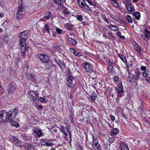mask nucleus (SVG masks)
<instances>
[{
    "mask_svg": "<svg viewBox=\"0 0 150 150\" xmlns=\"http://www.w3.org/2000/svg\"><path fill=\"white\" fill-rule=\"evenodd\" d=\"M18 113V110L14 109L8 112L6 111L0 112V122H8L14 119Z\"/></svg>",
    "mask_w": 150,
    "mask_h": 150,
    "instance_id": "1",
    "label": "nucleus"
},
{
    "mask_svg": "<svg viewBox=\"0 0 150 150\" xmlns=\"http://www.w3.org/2000/svg\"><path fill=\"white\" fill-rule=\"evenodd\" d=\"M28 36V33L26 31L22 32L20 35L21 39L19 42L21 45V50L23 57L27 49V47H26L25 40Z\"/></svg>",
    "mask_w": 150,
    "mask_h": 150,
    "instance_id": "2",
    "label": "nucleus"
},
{
    "mask_svg": "<svg viewBox=\"0 0 150 150\" xmlns=\"http://www.w3.org/2000/svg\"><path fill=\"white\" fill-rule=\"evenodd\" d=\"M26 76L29 81L35 83H38L37 77L35 74L33 73H28L26 75Z\"/></svg>",
    "mask_w": 150,
    "mask_h": 150,
    "instance_id": "3",
    "label": "nucleus"
},
{
    "mask_svg": "<svg viewBox=\"0 0 150 150\" xmlns=\"http://www.w3.org/2000/svg\"><path fill=\"white\" fill-rule=\"evenodd\" d=\"M25 12V8L22 5H20L16 13V18L19 20L22 15H24Z\"/></svg>",
    "mask_w": 150,
    "mask_h": 150,
    "instance_id": "4",
    "label": "nucleus"
},
{
    "mask_svg": "<svg viewBox=\"0 0 150 150\" xmlns=\"http://www.w3.org/2000/svg\"><path fill=\"white\" fill-rule=\"evenodd\" d=\"M39 93L37 91H31L28 94V97L33 100V101H35L37 99L38 97Z\"/></svg>",
    "mask_w": 150,
    "mask_h": 150,
    "instance_id": "5",
    "label": "nucleus"
},
{
    "mask_svg": "<svg viewBox=\"0 0 150 150\" xmlns=\"http://www.w3.org/2000/svg\"><path fill=\"white\" fill-rule=\"evenodd\" d=\"M6 90L8 93H14L16 90L15 84L13 82H11L6 87Z\"/></svg>",
    "mask_w": 150,
    "mask_h": 150,
    "instance_id": "6",
    "label": "nucleus"
},
{
    "mask_svg": "<svg viewBox=\"0 0 150 150\" xmlns=\"http://www.w3.org/2000/svg\"><path fill=\"white\" fill-rule=\"evenodd\" d=\"M82 66L86 72L91 73L93 71V67L91 64L85 62L83 64Z\"/></svg>",
    "mask_w": 150,
    "mask_h": 150,
    "instance_id": "7",
    "label": "nucleus"
},
{
    "mask_svg": "<svg viewBox=\"0 0 150 150\" xmlns=\"http://www.w3.org/2000/svg\"><path fill=\"white\" fill-rule=\"evenodd\" d=\"M78 3L80 6L84 10H86L87 11L90 10L89 7L86 4L85 0H79Z\"/></svg>",
    "mask_w": 150,
    "mask_h": 150,
    "instance_id": "8",
    "label": "nucleus"
},
{
    "mask_svg": "<svg viewBox=\"0 0 150 150\" xmlns=\"http://www.w3.org/2000/svg\"><path fill=\"white\" fill-rule=\"evenodd\" d=\"M92 147L96 150H98L100 149V146L99 145L98 140L96 138H94L93 136Z\"/></svg>",
    "mask_w": 150,
    "mask_h": 150,
    "instance_id": "9",
    "label": "nucleus"
},
{
    "mask_svg": "<svg viewBox=\"0 0 150 150\" xmlns=\"http://www.w3.org/2000/svg\"><path fill=\"white\" fill-rule=\"evenodd\" d=\"M54 60L61 69H64L65 68V64L63 61H61L57 58H54Z\"/></svg>",
    "mask_w": 150,
    "mask_h": 150,
    "instance_id": "10",
    "label": "nucleus"
},
{
    "mask_svg": "<svg viewBox=\"0 0 150 150\" xmlns=\"http://www.w3.org/2000/svg\"><path fill=\"white\" fill-rule=\"evenodd\" d=\"M74 77L71 76H68L66 78V83L68 87H71L72 86V81Z\"/></svg>",
    "mask_w": 150,
    "mask_h": 150,
    "instance_id": "11",
    "label": "nucleus"
},
{
    "mask_svg": "<svg viewBox=\"0 0 150 150\" xmlns=\"http://www.w3.org/2000/svg\"><path fill=\"white\" fill-rule=\"evenodd\" d=\"M116 91L119 95L120 96H122L124 95V92L123 89V87L122 85H119L117 86Z\"/></svg>",
    "mask_w": 150,
    "mask_h": 150,
    "instance_id": "12",
    "label": "nucleus"
},
{
    "mask_svg": "<svg viewBox=\"0 0 150 150\" xmlns=\"http://www.w3.org/2000/svg\"><path fill=\"white\" fill-rule=\"evenodd\" d=\"M39 58L41 61H42L43 62H47L49 60V58L48 56L44 54H40L39 56Z\"/></svg>",
    "mask_w": 150,
    "mask_h": 150,
    "instance_id": "13",
    "label": "nucleus"
},
{
    "mask_svg": "<svg viewBox=\"0 0 150 150\" xmlns=\"http://www.w3.org/2000/svg\"><path fill=\"white\" fill-rule=\"evenodd\" d=\"M13 142L16 146L20 147L22 146V143L18 139L14 138L13 139Z\"/></svg>",
    "mask_w": 150,
    "mask_h": 150,
    "instance_id": "14",
    "label": "nucleus"
},
{
    "mask_svg": "<svg viewBox=\"0 0 150 150\" xmlns=\"http://www.w3.org/2000/svg\"><path fill=\"white\" fill-rule=\"evenodd\" d=\"M96 95L95 93H93L91 95L89 96L88 98L92 101L95 100L96 99Z\"/></svg>",
    "mask_w": 150,
    "mask_h": 150,
    "instance_id": "15",
    "label": "nucleus"
},
{
    "mask_svg": "<svg viewBox=\"0 0 150 150\" xmlns=\"http://www.w3.org/2000/svg\"><path fill=\"white\" fill-rule=\"evenodd\" d=\"M127 8L129 12L131 13L134 11V6L132 4L129 6H127Z\"/></svg>",
    "mask_w": 150,
    "mask_h": 150,
    "instance_id": "16",
    "label": "nucleus"
},
{
    "mask_svg": "<svg viewBox=\"0 0 150 150\" xmlns=\"http://www.w3.org/2000/svg\"><path fill=\"white\" fill-rule=\"evenodd\" d=\"M144 35L146 36V38L148 39L150 37V32L146 28L144 29Z\"/></svg>",
    "mask_w": 150,
    "mask_h": 150,
    "instance_id": "17",
    "label": "nucleus"
},
{
    "mask_svg": "<svg viewBox=\"0 0 150 150\" xmlns=\"http://www.w3.org/2000/svg\"><path fill=\"white\" fill-rule=\"evenodd\" d=\"M133 15L134 16V17L137 20L139 19L140 17V13L138 12H134L133 13Z\"/></svg>",
    "mask_w": 150,
    "mask_h": 150,
    "instance_id": "18",
    "label": "nucleus"
},
{
    "mask_svg": "<svg viewBox=\"0 0 150 150\" xmlns=\"http://www.w3.org/2000/svg\"><path fill=\"white\" fill-rule=\"evenodd\" d=\"M135 74V79L136 80H138L139 79V76L140 75V73L138 70H135L134 71Z\"/></svg>",
    "mask_w": 150,
    "mask_h": 150,
    "instance_id": "19",
    "label": "nucleus"
},
{
    "mask_svg": "<svg viewBox=\"0 0 150 150\" xmlns=\"http://www.w3.org/2000/svg\"><path fill=\"white\" fill-rule=\"evenodd\" d=\"M60 129H62V131L65 134L69 132L68 128L62 126Z\"/></svg>",
    "mask_w": 150,
    "mask_h": 150,
    "instance_id": "20",
    "label": "nucleus"
},
{
    "mask_svg": "<svg viewBox=\"0 0 150 150\" xmlns=\"http://www.w3.org/2000/svg\"><path fill=\"white\" fill-rule=\"evenodd\" d=\"M65 1V0H53V2L57 4H61L64 3Z\"/></svg>",
    "mask_w": 150,
    "mask_h": 150,
    "instance_id": "21",
    "label": "nucleus"
},
{
    "mask_svg": "<svg viewBox=\"0 0 150 150\" xmlns=\"http://www.w3.org/2000/svg\"><path fill=\"white\" fill-rule=\"evenodd\" d=\"M134 76L133 74L129 73L127 77L128 81L129 82H131L134 79Z\"/></svg>",
    "mask_w": 150,
    "mask_h": 150,
    "instance_id": "22",
    "label": "nucleus"
},
{
    "mask_svg": "<svg viewBox=\"0 0 150 150\" xmlns=\"http://www.w3.org/2000/svg\"><path fill=\"white\" fill-rule=\"evenodd\" d=\"M109 27L111 30L114 31H117L118 30V28L117 26L114 25L110 24Z\"/></svg>",
    "mask_w": 150,
    "mask_h": 150,
    "instance_id": "23",
    "label": "nucleus"
},
{
    "mask_svg": "<svg viewBox=\"0 0 150 150\" xmlns=\"http://www.w3.org/2000/svg\"><path fill=\"white\" fill-rule=\"evenodd\" d=\"M34 132L35 133H36L37 134V135L38 137H40L42 136V131L39 129H36L34 131Z\"/></svg>",
    "mask_w": 150,
    "mask_h": 150,
    "instance_id": "24",
    "label": "nucleus"
},
{
    "mask_svg": "<svg viewBox=\"0 0 150 150\" xmlns=\"http://www.w3.org/2000/svg\"><path fill=\"white\" fill-rule=\"evenodd\" d=\"M66 136V140L71 141V138L70 132L65 134Z\"/></svg>",
    "mask_w": 150,
    "mask_h": 150,
    "instance_id": "25",
    "label": "nucleus"
},
{
    "mask_svg": "<svg viewBox=\"0 0 150 150\" xmlns=\"http://www.w3.org/2000/svg\"><path fill=\"white\" fill-rule=\"evenodd\" d=\"M26 146L28 150H35V148L33 145L28 144Z\"/></svg>",
    "mask_w": 150,
    "mask_h": 150,
    "instance_id": "26",
    "label": "nucleus"
},
{
    "mask_svg": "<svg viewBox=\"0 0 150 150\" xmlns=\"http://www.w3.org/2000/svg\"><path fill=\"white\" fill-rule=\"evenodd\" d=\"M11 125L15 127H18L19 126V124L17 122H13L12 120L10 121Z\"/></svg>",
    "mask_w": 150,
    "mask_h": 150,
    "instance_id": "27",
    "label": "nucleus"
},
{
    "mask_svg": "<svg viewBox=\"0 0 150 150\" xmlns=\"http://www.w3.org/2000/svg\"><path fill=\"white\" fill-rule=\"evenodd\" d=\"M66 28L69 31H71L72 30V25L69 23H67L65 25Z\"/></svg>",
    "mask_w": 150,
    "mask_h": 150,
    "instance_id": "28",
    "label": "nucleus"
},
{
    "mask_svg": "<svg viewBox=\"0 0 150 150\" xmlns=\"http://www.w3.org/2000/svg\"><path fill=\"white\" fill-rule=\"evenodd\" d=\"M69 40L73 45H74L76 44V42L75 40L71 38H69Z\"/></svg>",
    "mask_w": 150,
    "mask_h": 150,
    "instance_id": "29",
    "label": "nucleus"
},
{
    "mask_svg": "<svg viewBox=\"0 0 150 150\" xmlns=\"http://www.w3.org/2000/svg\"><path fill=\"white\" fill-rule=\"evenodd\" d=\"M87 1L91 6H93L94 7L97 6L96 4V3L91 1L90 0H87Z\"/></svg>",
    "mask_w": 150,
    "mask_h": 150,
    "instance_id": "30",
    "label": "nucleus"
},
{
    "mask_svg": "<svg viewBox=\"0 0 150 150\" xmlns=\"http://www.w3.org/2000/svg\"><path fill=\"white\" fill-rule=\"evenodd\" d=\"M124 3L125 4L126 8H127V6H129L132 4L129 0H127L126 1H124Z\"/></svg>",
    "mask_w": 150,
    "mask_h": 150,
    "instance_id": "31",
    "label": "nucleus"
},
{
    "mask_svg": "<svg viewBox=\"0 0 150 150\" xmlns=\"http://www.w3.org/2000/svg\"><path fill=\"white\" fill-rule=\"evenodd\" d=\"M63 9L64 10L63 12L65 14L69 15V14L70 12L68 11L66 7H64Z\"/></svg>",
    "mask_w": 150,
    "mask_h": 150,
    "instance_id": "32",
    "label": "nucleus"
},
{
    "mask_svg": "<svg viewBox=\"0 0 150 150\" xmlns=\"http://www.w3.org/2000/svg\"><path fill=\"white\" fill-rule=\"evenodd\" d=\"M51 13L50 12H48L46 13L45 17V18L48 19L51 17Z\"/></svg>",
    "mask_w": 150,
    "mask_h": 150,
    "instance_id": "33",
    "label": "nucleus"
},
{
    "mask_svg": "<svg viewBox=\"0 0 150 150\" xmlns=\"http://www.w3.org/2000/svg\"><path fill=\"white\" fill-rule=\"evenodd\" d=\"M126 18L127 21L130 23H132L133 21V19L131 16H126Z\"/></svg>",
    "mask_w": 150,
    "mask_h": 150,
    "instance_id": "34",
    "label": "nucleus"
},
{
    "mask_svg": "<svg viewBox=\"0 0 150 150\" xmlns=\"http://www.w3.org/2000/svg\"><path fill=\"white\" fill-rule=\"evenodd\" d=\"M134 48L138 52L140 53L141 52V47L139 46L136 45L135 46Z\"/></svg>",
    "mask_w": 150,
    "mask_h": 150,
    "instance_id": "35",
    "label": "nucleus"
},
{
    "mask_svg": "<svg viewBox=\"0 0 150 150\" xmlns=\"http://www.w3.org/2000/svg\"><path fill=\"white\" fill-rule=\"evenodd\" d=\"M44 30H45L47 31L48 34L50 33V32L49 31V26L47 24H45V25L44 26Z\"/></svg>",
    "mask_w": 150,
    "mask_h": 150,
    "instance_id": "36",
    "label": "nucleus"
},
{
    "mask_svg": "<svg viewBox=\"0 0 150 150\" xmlns=\"http://www.w3.org/2000/svg\"><path fill=\"white\" fill-rule=\"evenodd\" d=\"M119 131V130L118 129L114 128L112 132V134H117L118 132Z\"/></svg>",
    "mask_w": 150,
    "mask_h": 150,
    "instance_id": "37",
    "label": "nucleus"
},
{
    "mask_svg": "<svg viewBox=\"0 0 150 150\" xmlns=\"http://www.w3.org/2000/svg\"><path fill=\"white\" fill-rule=\"evenodd\" d=\"M126 146H127L125 143L122 142L120 144V147L121 150H122L123 149L125 148Z\"/></svg>",
    "mask_w": 150,
    "mask_h": 150,
    "instance_id": "38",
    "label": "nucleus"
},
{
    "mask_svg": "<svg viewBox=\"0 0 150 150\" xmlns=\"http://www.w3.org/2000/svg\"><path fill=\"white\" fill-rule=\"evenodd\" d=\"M119 56L121 58V60L124 62H126V59L125 58V56L122 55H120L119 54Z\"/></svg>",
    "mask_w": 150,
    "mask_h": 150,
    "instance_id": "39",
    "label": "nucleus"
},
{
    "mask_svg": "<svg viewBox=\"0 0 150 150\" xmlns=\"http://www.w3.org/2000/svg\"><path fill=\"white\" fill-rule=\"evenodd\" d=\"M53 145V142L51 140H48L47 143L46 145L47 146H52Z\"/></svg>",
    "mask_w": 150,
    "mask_h": 150,
    "instance_id": "40",
    "label": "nucleus"
},
{
    "mask_svg": "<svg viewBox=\"0 0 150 150\" xmlns=\"http://www.w3.org/2000/svg\"><path fill=\"white\" fill-rule=\"evenodd\" d=\"M144 71L143 73V75L144 77H146L149 74V72L148 70H146Z\"/></svg>",
    "mask_w": 150,
    "mask_h": 150,
    "instance_id": "41",
    "label": "nucleus"
},
{
    "mask_svg": "<svg viewBox=\"0 0 150 150\" xmlns=\"http://www.w3.org/2000/svg\"><path fill=\"white\" fill-rule=\"evenodd\" d=\"M107 32H108V35L110 36V37L112 38H115L114 36L113 35L112 33L109 30H107Z\"/></svg>",
    "mask_w": 150,
    "mask_h": 150,
    "instance_id": "42",
    "label": "nucleus"
},
{
    "mask_svg": "<svg viewBox=\"0 0 150 150\" xmlns=\"http://www.w3.org/2000/svg\"><path fill=\"white\" fill-rule=\"evenodd\" d=\"M115 139L114 137L110 138L109 139V141L110 144H111L114 141Z\"/></svg>",
    "mask_w": 150,
    "mask_h": 150,
    "instance_id": "43",
    "label": "nucleus"
},
{
    "mask_svg": "<svg viewBox=\"0 0 150 150\" xmlns=\"http://www.w3.org/2000/svg\"><path fill=\"white\" fill-rule=\"evenodd\" d=\"M47 64H46V66L47 67H50L51 65V64L50 62V60H48L47 62H46Z\"/></svg>",
    "mask_w": 150,
    "mask_h": 150,
    "instance_id": "44",
    "label": "nucleus"
},
{
    "mask_svg": "<svg viewBox=\"0 0 150 150\" xmlns=\"http://www.w3.org/2000/svg\"><path fill=\"white\" fill-rule=\"evenodd\" d=\"M77 18L79 21H81L83 20V19L82 18V16L81 15H78L77 16Z\"/></svg>",
    "mask_w": 150,
    "mask_h": 150,
    "instance_id": "45",
    "label": "nucleus"
},
{
    "mask_svg": "<svg viewBox=\"0 0 150 150\" xmlns=\"http://www.w3.org/2000/svg\"><path fill=\"white\" fill-rule=\"evenodd\" d=\"M56 31L57 32V33L58 34H59L62 33V30L60 29L57 28L56 29Z\"/></svg>",
    "mask_w": 150,
    "mask_h": 150,
    "instance_id": "46",
    "label": "nucleus"
},
{
    "mask_svg": "<svg viewBox=\"0 0 150 150\" xmlns=\"http://www.w3.org/2000/svg\"><path fill=\"white\" fill-rule=\"evenodd\" d=\"M119 78L117 76H115L113 78V80L115 81H117L119 80Z\"/></svg>",
    "mask_w": 150,
    "mask_h": 150,
    "instance_id": "47",
    "label": "nucleus"
},
{
    "mask_svg": "<svg viewBox=\"0 0 150 150\" xmlns=\"http://www.w3.org/2000/svg\"><path fill=\"white\" fill-rule=\"evenodd\" d=\"M113 69V67L112 65L111 64L109 65V67L108 69V71L111 70Z\"/></svg>",
    "mask_w": 150,
    "mask_h": 150,
    "instance_id": "48",
    "label": "nucleus"
},
{
    "mask_svg": "<svg viewBox=\"0 0 150 150\" xmlns=\"http://www.w3.org/2000/svg\"><path fill=\"white\" fill-rule=\"evenodd\" d=\"M75 53L74 54L76 55V56H81V54L79 53L76 52V51H75Z\"/></svg>",
    "mask_w": 150,
    "mask_h": 150,
    "instance_id": "49",
    "label": "nucleus"
},
{
    "mask_svg": "<svg viewBox=\"0 0 150 150\" xmlns=\"http://www.w3.org/2000/svg\"><path fill=\"white\" fill-rule=\"evenodd\" d=\"M141 69L142 71H145L146 70V67L145 66H142L141 67Z\"/></svg>",
    "mask_w": 150,
    "mask_h": 150,
    "instance_id": "50",
    "label": "nucleus"
},
{
    "mask_svg": "<svg viewBox=\"0 0 150 150\" xmlns=\"http://www.w3.org/2000/svg\"><path fill=\"white\" fill-rule=\"evenodd\" d=\"M39 100L41 102H44L45 100V98H40Z\"/></svg>",
    "mask_w": 150,
    "mask_h": 150,
    "instance_id": "51",
    "label": "nucleus"
},
{
    "mask_svg": "<svg viewBox=\"0 0 150 150\" xmlns=\"http://www.w3.org/2000/svg\"><path fill=\"white\" fill-rule=\"evenodd\" d=\"M112 4L116 7H117L118 6V4L115 1H114L112 3Z\"/></svg>",
    "mask_w": 150,
    "mask_h": 150,
    "instance_id": "52",
    "label": "nucleus"
},
{
    "mask_svg": "<svg viewBox=\"0 0 150 150\" xmlns=\"http://www.w3.org/2000/svg\"><path fill=\"white\" fill-rule=\"evenodd\" d=\"M70 50L71 52L73 53V54H74L75 53V52L76 50L74 49L71 48L70 49Z\"/></svg>",
    "mask_w": 150,
    "mask_h": 150,
    "instance_id": "53",
    "label": "nucleus"
},
{
    "mask_svg": "<svg viewBox=\"0 0 150 150\" xmlns=\"http://www.w3.org/2000/svg\"><path fill=\"white\" fill-rule=\"evenodd\" d=\"M146 80L147 81L149 82H150V77H147V78L146 79Z\"/></svg>",
    "mask_w": 150,
    "mask_h": 150,
    "instance_id": "54",
    "label": "nucleus"
},
{
    "mask_svg": "<svg viewBox=\"0 0 150 150\" xmlns=\"http://www.w3.org/2000/svg\"><path fill=\"white\" fill-rule=\"evenodd\" d=\"M142 38L143 39H144L145 40H146V36L145 35H142Z\"/></svg>",
    "mask_w": 150,
    "mask_h": 150,
    "instance_id": "55",
    "label": "nucleus"
},
{
    "mask_svg": "<svg viewBox=\"0 0 150 150\" xmlns=\"http://www.w3.org/2000/svg\"><path fill=\"white\" fill-rule=\"evenodd\" d=\"M117 35L119 36V37L121 35V33L120 32L118 31L117 33Z\"/></svg>",
    "mask_w": 150,
    "mask_h": 150,
    "instance_id": "56",
    "label": "nucleus"
},
{
    "mask_svg": "<svg viewBox=\"0 0 150 150\" xmlns=\"http://www.w3.org/2000/svg\"><path fill=\"white\" fill-rule=\"evenodd\" d=\"M119 37L120 38L123 39V40H124L125 39V36L123 35H121Z\"/></svg>",
    "mask_w": 150,
    "mask_h": 150,
    "instance_id": "57",
    "label": "nucleus"
},
{
    "mask_svg": "<svg viewBox=\"0 0 150 150\" xmlns=\"http://www.w3.org/2000/svg\"><path fill=\"white\" fill-rule=\"evenodd\" d=\"M111 119L112 121H114L115 120V117L113 116H112L111 117Z\"/></svg>",
    "mask_w": 150,
    "mask_h": 150,
    "instance_id": "58",
    "label": "nucleus"
},
{
    "mask_svg": "<svg viewBox=\"0 0 150 150\" xmlns=\"http://www.w3.org/2000/svg\"><path fill=\"white\" fill-rule=\"evenodd\" d=\"M108 64L109 65L111 64L112 65V62L110 60H108Z\"/></svg>",
    "mask_w": 150,
    "mask_h": 150,
    "instance_id": "59",
    "label": "nucleus"
},
{
    "mask_svg": "<svg viewBox=\"0 0 150 150\" xmlns=\"http://www.w3.org/2000/svg\"><path fill=\"white\" fill-rule=\"evenodd\" d=\"M104 20L105 22H107V23H108V20L106 17H105V18H104Z\"/></svg>",
    "mask_w": 150,
    "mask_h": 150,
    "instance_id": "60",
    "label": "nucleus"
},
{
    "mask_svg": "<svg viewBox=\"0 0 150 150\" xmlns=\"http://www.w3.org/2000/svg\"><path fill=\"white\" fill-rule=\"evenodd\" d=\"M43 141H44V143L45 144V145H46L47 143V141H48V140L47 139H46V140H43Z\"/></svg>",
    "mask_w": 150,
    "mask_h": 150,
    "instance_id": "61",
    "label": "nucleus"
},
{
    "mask_svg": "<svg viewBox=\"0 0 150 150\" xmlns=\"http://www.w3.org/2000/svg\"><path fill=\"white\" fill-rule=\"evenodd\" d=\"M122 116L125 118H127V117L123 113H121Z\"/></svg>",
    "mask_w": 150,
    "mask_h": 150,
    "instance_id": "62",
    "label": "nucleus"
},
{
    "mask_svg": "<svg viewBox=\"0 0 150 150\" xmlns=\"http://www.w3.org/2000/svg\"><path fill=\"white\" fill-rule=\"evenodd\" d=\"M149 120H148L146 119V118H145L144 119V120L146 122H148L149 121H150V119H149Z\"/></svg>",
    "mask_w": 150,
    "mask_h": 150,
    "instance_id": "63",
    "label": "nucleus"
},
{
    "mask_svg": "<svg viewBox=\"0 0 150 150\" xmlns=\"http://www.w3.org/2000/svg\"><path fill=\"white\" fill-rule=\"evenodd\" d=\"M38 107H39L40 109H41L42 108L43 106L41 105H40L38 106Z\"/></svg>",
    "mask_w": 150,
    "mask_h": 150,
    "instance_id": "64",
    "label": "nucleus"
}]
</instances>
